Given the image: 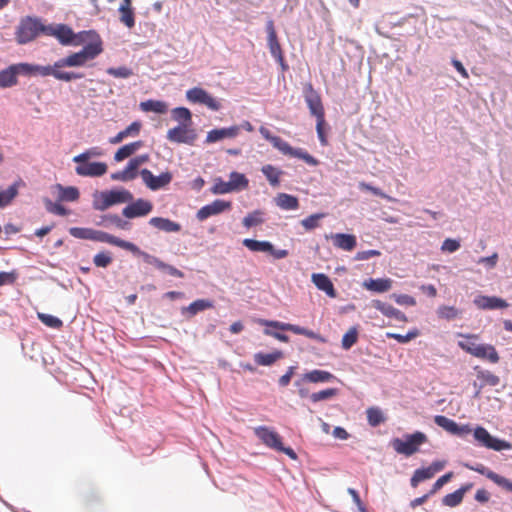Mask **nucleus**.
Here are the masks:
<instances>
[{"label": "nucleus", "instance_id": "nucleus-1", "mask_svg": "<svg viewBox=\"0 0 512 512\" xmlns=\"http://www.w3.org/2000/svg\"><path fill=\"white\" fill-rule=\"evenodd\" d=\"M102 42L91 41L83 46L79 52L72 53L64 58L58 59L53 65L42 66L48 68L51 73L48 76H53L57 80L70 82L75 79L84 77L83 73L74 71H62L64 67H83L87 62L94 60L102 52Z\"/></svg>", "mask_w": 512, "mask_h": 512}, {"label": "nucleus", "instance_id": "nucleus-2", "mask_svg": "<svg viewBox=\"0 0 512 512\" xmlns=\"http://www.w3.org/2000/svg\"><path fill=\"white\" fill-rule=\"evenodd\" d=\"M92 241L95 242H101V243H108L117 247H120L122 249H125L135 256H139L143 259V261L147 264L155 266L157 269L161 271H165L171 276L178 277V278H184V273L180 271L179 269L175 268L172 265H169L159 259L158 257L151 255L145 251H142L137 245H135L132 242L122 240L114 235H111L107 232L101 231V230H93V236Z\"/></svg>", "mask_w": 512, "mask_h": 512}, {"label": "nucleus", "instance_id": "nucleus-3", "mask_svg": "<svg viewBox=\"0 0 512 512\" xmlns=\"http://www.w3.org/2000/svg\"><path fill=\"white\" fill-rule=\"evenodd\" d=\"M51 73L48 68H42V65L32 64L27 62L16 63L0 70V88H10L18 83L17 78L33 77V76H48Z\"/></svg>", "mask_w": 512, "mask_h": 512}, {"label": "nucleus", "instance_id": "nucleus-4", "mask_svg": "<svg viewBox=\"0 0 512 512\" xmlns=\"http://www.w3.org/2000/svg\"><path fill=\"white\" fill-rule=\"evenodd\" d=\"M261 323L265 325L267 328L264 330V334L268 336H272L275 339L281 341V342H289V336L280 333L277 331H272L270 328H274L280 331H289L297 335H303L310 339L316 340L320 343H326V338L322 336L319 333H316L312 330H309L305 327H301L299 325L290 324V323H284L280 321H274V320H262Z\"/></svg>", "mask_w": 512, "mask_h": 512}, {"label": "nucleus", "instance_id": "nucleus-5", "mask_svg": "<svg viewBox=\"0 0 512 512\" xmlns=\"http://www.w3.org/2000/svg\"><path fill=\"white\" fill-rule=\"evenodd\" d=\"M47 26L42 23L40 18L27 16L20 21L17 27L16 40L19 44H27L39 34L46 35Z\"/></svg>", "mask_w": 512, "mask_h": 512}, {"label": "nucleus", "instance_id": "nucleus-6", "mask_svg": "<svg viewBox=\"0 0 512 512\" xmlns=\"http://www.w3.org/2000/svg\"><path fill=\"white\" fill-rule=\"evenodd\" d=\"M428 438L425 433L416 431L412 434H405L403 438L391 440V446L398 453L407 457L419 451V447L426 443Z\"/></svg>", "mask_w": 512, "mask_h": 512}, {"label": "nucleus", "instance_id": "nucleus-7", "mask_svg": "<svg viewBox=\"0 0 512 512\" xmlns=\"http://www.w3.org/2000/svg\"><path fill=\"white\" fill-rule=\"evenodd\" d=\"M255 435L269 448L282 452L292 460L297 459L296 452L291 447H285L281 436L267 426H258L254 429Z\"/></svg>", "mask_w": 512, "mask_h": 512}, {"label": "nucleus", "instance_id": "nucleus-8", "mask_svg": "<svg viewBox=\"0 0 512 512\" xmlns=\"http://www.w3.org/2000/svg\"><path fill=\"white\" fill-rule=\"evenodd\" d=\"M473 436L481 446L494 451H503L512 448V444L510 442L492 436L488 430L482 426H477L474 429Z\"/></svg>", "mask_w": 512, "mask_h": 512}, {"label": "nucleus", "instance_id": "nucleus-9", "mask_svg": "<svg viewBox=\"0 0 512 512\" xmlns=\"http://www.w3.org/2000/svg\"><path fill=\"white\" fill-rule=\"evenodd\" d=\"M190 126L186 123H180L168 130L166 138L172 143L194 145L197 139V132Z\"/></svg>", "mask_w": 512, "mask_h": 512}, {"label": "nucleus", "instance_id": "nucleus-10", "mask_svg": "<svg viewBox=\"0 0 512 512\" xmlns=\"http://www.w3.org/2000/svg\"><path fill=\"white\" fill-rule=\"evenodd\" d=\"M128 205L122 209V215L127 219L144 217L152 212L153 204L146 199L138 198L127 202Z\"/></svg>", "mask_w": 512, "mask_h": 512}, {"label": "nucleus", "instance_id": "nucleus-11", "mask_svg": "<svg viewBox=\"0 0 512 512\" xmlns=\"http://www.w3.org/2000/svg\"><path fill=\"white\" fill-rule=\"evenodd\" d=\"M144 184L152 191H158L172 181V174L168 171L155 176L150 170L144 168L139 171Z\"/></svg>", "mask_w": 512, "mask_h": 512}, {"label": "nucleus", "instance_id": "nucleus-12", "mask_svg": "<svg viewBox=\"0 0 512 512\" xmlns=\"http://www.w3.org/2000/svg\"><path fill=\"white\" fill-rule=\"evenodd\" d=\"M303 94L311 115L315 116L316 119L324 118L325 114L321 97L312 84L305 85Z\"/></svg>", "mask_w": 512, "mask_h": 512}, {"label": "nucleus", "instance_id": "nucleus-13", "mask_svg": "<svg viewBox=\"0 0 512 512\" xmlns=\"http://www.w3.org/2000/svg\"><path fill=\"white\" fill-rule=\"evenodd\" d=\"M464 466L469 470L478 472L479 474L486 476L488 479L493 481L498 486L502 487L503 489H505L509 492H512V481L495 473L494 471L490 470L483 464H481V463H475V464L465 463Z\"/></svg>", "mask_w": 512, "mask_h": 512}, {"label": "nucleus", "instance_id": "nucleus-14", "mask_svg": "<svg viewBox=\"0 0 512 512\" xmlns=\"http://www.w3.org/2000/svg\"><path fill=\"white\" fill-rule=\"evenodd\" d=\"M231 207L232 203L230 201L216 199L212 203L201 207L196 213V218L199 221H205L212 216H216L230 210Z\"/></svg>", "mask_w": 512, "mask_h": 512}, {"label": "nucleus", "instance_id": "nucleus-15", "mask_svg": "<svg viewBox=\"0 0 512 512\" xmlns=\"http://www.w3.org/2000/svg\"><path fill=\"white\" fill-rule=\"evenodd\" d=\"M78 165L75 167V173L82 177H100L103 176L108 169L104 162H76Z\"/></svg>", "mask_w": 512, "mask_h": 512}, {"label": "nucleus", "instance_id": "nucleus-16", "mask_svg": "<svg viewBox=\"0 0 512 512\" xmlns=\"http://www.w3.org/2000/svg\"><path fill=\"white\" fill-rule=\"evenodd\" d=\"M434 422L437 426L443 428L450 434L459 437H463L464 435L469 434L472 431L468 424L459 425L454 420L443 415H436L434 417Z\"/></svg>", "mask_w": 512, "mask_h": 512}, {"label": "nucleus", "instance_id": "nucleus-17", "mask_svg": "<svg viewBox=\"0 0 512 512\" xmlns=\"http://www.w3.org/2000/svg\"><path fill=\"white\" fill-rule=\"evenodd\" d=\"M46 35L56 37L62 45H71L75 41L74 31L65 24L48 25Z\"/></svg>", "mask_w": 512, "mask_h": 512}, {"label": "nucleus", "instance_id": "nucleus-18", "mask_svg": "<svg viewBox=\"0 0 512 512\" xmlns=\"http://www.w3.org/2000/svg\"><path fill=\"white\" fill-rule=\"evenodd\" d=\"M474 305L481 310L505 309L509 303L497 296L478 295L473 300Z\"/></svg>", "mask_w": 512, "mask_h": 512}, {"label": "nucleus", "instance_id": "nucleus-19", "mask_svg": "<svg viewBox=\"0 0 512 512\" xmlns=\"http://www.w3.org/2000/svg\"><path fill=\"white\" fill-rule=\"evenodd\" d=\"M240 131L241 127H237L234 125L230 127L212 129L207 133L205 142L210 144L221 141L226 138H235L239 135Z\"/></svg>", "mask_w": 512, "mask_h": 512}, {"label": "nucleus", "instance_id": "nucleus-20", "mask_svg": "<svg viewBox=\"0 0 512 512\" xmlns=\"http://www.w3.org/2000/svg\"><path fill=\"white\" fill-rule=\"evenodd\" d=\"M371 306L388 318H394L395 320L400 322L408 321L407 316L402 311L396 309L395 307L386 302L375 299L372 300Z\"/></svg>", "mask_w": 512, "mask_h": 512}, {"label": "nucleus", "instance_id": "nucleus-21", "mask_svg": "<svg viewBox=\"0 0 512 512\" xmlns=\"http://www.w3.org/2000/svg\"><path fill=\"white\" fill-rule=\"evenodd\" d=\"M311 279L317 289L325 292L327 296L330 298L337 297V292L334 288V285L327 275L323 273H313Z\"/></svg>", "mask_w": 512, "mask_h": 512}, {"label": "nucleus", "instance_id": "nucleus-22", "mask_svg": "<svg viewBox=\"0 0 512 512\" xmlns=\"http://www.w3.org/2000/svg\"><path fill=\"white\" fill-rule=\"evenodd\" d=\"M285 146H281L279 151L283 153L284 155H289L298 159L303 160L308 165L315 166L317 165L318 161L310 155L307 151L301 149V148H293L289 145L288 142L284 141Z\"/></svg>", "mask_w": 512, "mask_h": 512}, {"label": "nucleus", "instance_id": "nucleus-23", "mask_svg": "<svg viewBox=\"0 0 512 512\" xmlns=\"http://www.w3.org/2000/svg\"><path fill=\"white\" fill-rule=\"evenodd\" d=\"M52 190L58 191L59 202H75L80 197L79 189L75 186H63L62 184H55Z\"/></svg>", "mask_w": 512, "mask_h": 512}, {"label": "nucleus", "instance_id": "nucleus-24", "mask_svg": "<svg viewBox=\"0 0 512 512\" xmlns=\"http://www.w3.org/2000/svg\"><path fill=\"white\" fill-rule=\"evenodd\" d=\"M149 225L166 233H177L182 228L179 223L164 217H152Z\"/></svg>", "mask_w": 512, "mask_h": 512}, {"label": "nucleus", "instance_id": "nucleus-25", "mask_svg": "<svg viewBox=\"0 0 512 512\" xmlns=\"http://www.w3.org/2000/svg\"><path fill=\"white\" fill-rule=\"evenodd\" d=\"M109 199L110 206L131 202L134 198L133 194L124 188H115L105 191Z\"/></svg>", "mask_w": 512, "mask_h": 512}, {"label": "nucleus", "instance_id": "nucleus-26", "mask_svg": "<svg viewBox=\"0 0 512 512\" xmlns=\"http://www.w3.org/2000/svg\"><path fill=\"white\" fill-rule=\"evenodd\" d=\"M473 487L472 483H467L454 491L449 493L442 498V504L447 507H456L463 501V497Z\"/></svg>", "mask_w": 512, "mask_h": 512}, {"label": "nucleus", "instance_id": "nucleus-27", "mask_svg": "<svg viewBox=\"0 0 512 512\" xmlns=\"http://www.w3.org/2000/svg\"><path fill=\"white\" fill-rule=\"evenodd\" d=\"M331 238L334 246L345 251H352L357 245V239L352 234L336 233L332 234Z\"/></svg>", "mask_w": 512, "mask_h": 512}, {"label": "nucleus", "instance_id": "nucleus-28", "mask_svg": "<svg viewBox=\"0 0 512 512\" xmlns=\"http://www.w3.org/2000/svg\"><path fill=\"white\" fill-rule=\"evenodd\" d=\"M392 280L390 278H369L363 282V287L367 290L384 293L391 289Z\"/></svg>", "mask_w": 512, "mask_h": 512}, {"label": "nucleus", "instance_id": "nucleus-29", "mask_svg": "<svg viewBox=\"0 0 512 512\" xmlns=\"http://www.w3.org/2000/svg\"><path fill=\"white\" fill-rule=\"evenodd\" d=\"M266 32H267V45L270 51V54L273 56L275 54H279L282 52L281 45L278 41L276 30L274 27L273 20H268L266 22Z\"/></svg>", "mask_w": 512, "mask_h": 512}, {"label": "nucleus", "instance_id": "nucleus-30", "mask_svg": "<svg viewBox=\"0 0 512 512\" xmlns=\"http://www.w3.org/2000/svg\"><path fill=\"white\" fill-rule=\"evenodd\" d=\"M276 205L285 211H293L299 208V200L296 196L287 194V193H279L274 198Z\"/></svg>", "mask_w": 512, "mask_h": 512}, {"label": "nucleus", "instance_id": "nucleus-31", "mask_svg": "<svg viewBox=\"0 0 512 512\" xmlns=\"http://www.w3.org/2000/svg\"><path fill=\"white\" fill-rule=\"evenodd\" d=\"M98 225H102L104 227H109V225H114L116 228L120 230H130L131 223L123 218H121L117 214H107L101 217V221L97 223Z\"/></svg>", "mask_w": 512, "mask_h": 512}, {"label": "nucleus", "instance_id": "nucleus-32", "mask_svg": "<svg viewBox=\"0 0 512 512\" xmlns=\"http://www.w3.org/2000/svg\"><path fill=\"white\" fill-rule=\"evenodd\" d=\"M213 302L208 299H198L192 302L189 306L183 307L182 315L188 314L189 317L195 316L197 313L206 309L212 308Z\"/></svg>", "mask_w": 512, "mask_h": 512}, {"label": "nucleus", "instance_id": "nucleus-33", "mask_svg": "<svg viewBox=\"0 0 512 512\" xmlns=\"http://www.w3.org/2000/svg\"><path fill=\"white\" fill-rule=\"evenodd\" d=\"M336 377L325 370H312L304 374V379L307 380V382L311 383H328L335 379Z\"/></svg>", "mask_w": 512, "mask_h": 512}, {"label": "nucleus", "instance_id": "nucleus-34", "mask_svg": "<svg viewBox=\"0 0 512 512\" xmlns=\"http://www.w3.org/2000/svg\"><path fill=\"white\" fill-rule=\"evenodd\" d=\"M118 10L121 13L120 21L127 28H133L135 25V17L131 7V0H125V2H122Z\"/></svg>", "mask_w": 512, "mask_h": 512}, {"label": "nucleus", "instance_id": "nucleus-35", "mask_svg": "<svg viewBox=\"0 0 512 512\" xmlns=\"http://www.w3.org/2000/svg\"><path fill=\"white\" fill-rule=\"evenodd\" d=\"M24 183L19 180L10 185L6 190L0 191V208L8 206L18 195V190Z\"/></svg>", "mask_w": 512, "mask_h": 512}, {"label": "nucleus", "instance_id": "nucleus-36", "mask_svg": "<svg viewBox=\"0 0 512 512\" xmlns=\"http://www.w3.org/2000/svg\"><path fill=\"white\" fill-rule=\"evenodd\" d=\"M140 129L141 123L139 121H134L124 130L120 131L116 136L110 138L109 142L111 144H118L129 136H137L140 132Z\"/></svg>", "mask_w": 512, "mask_h": 512}, {"label": "nucleus", "instance_id": "nucleus-37", "mask_svg": "<svg viewBox=\"0 0 512 512\" xmlns=\"http://www.w3.org/2000/svg\"><path fill=\"white\" fill-rule=\"evenodd\" d=\"M283 357V352L280 350H276L272 353H262L258 352L254 354V361L256 364L261 366H271L277 360Z\"/></svg>", "mask_w": 512, "mask_h": 512}, {"label": "nucleus", "instance_id": "nucleus-38", "mask_svg": "<svg viewBox=\"0 0 512 512\" xmlns=\"http://www.w3.org/2000/svg\"><path fill=\"white\" fill-rule=\"evenodd\" d=\"M475 357L488 360L491 363H497L500 359L497 350L491 344H482L480 348L477 349Z\"/></svg>", "mask_w": 512, "mask_h": 512}, {"label": "nucleus", "instance_id": "nucleus-39", "mask_svg": "<svg viewBox=\"0 0 512 512\" xmlns=\"http://www.w3.org/2000/svg\"><path fill=\"white\" fill-rule=\"evenodd\" d=\"M140 108L144 112H154L165 114L168 111V105L164 101L149 99L140 103Z\"/></svg>", "mask_w": 512, "mask_h": 512}, {"label": "nucleus", "instance_id": "nucleus-40", "mask_svg": "<svg viewBox=\"0 0 512 512\" xmlns=\"http://www.w3.org/2000/svg\"><path fill=\"white\" fill-rule=\"evenodd\" d=\"M242 244L252 252L269 253L272 250V243L270 241H259L255 239L246 238Z\"/></svg>", "mask_w": 512, "mask_h": 512}, {"label": "nucleus", "instance_id": "nucleus-41", "mask_svg": "<svg viewBox=\"0 0 512 512\" xmlns=\"http://www.w3.org/2000/svg\"><path fill=\"white\" fill-rule=\"evenodd\" d=\"M261 172L264 174L269 184L272 187H277L280 183V176L283 174V171L276 168L271 164H267L262 166Z\"/></svg>", "mask_w": 512, "mask_h": 512}, {"label": "nucleus", "instance_id": "nucleus-42", "mask_svg": "<svg viewBox=\"0 0 512 512\" xmlns=\"http://www.w3.org/2000/svg\"><path fill=\"white\" fill-rule=\"evenodd\" d=\"M229 183L234 192L246 189L248 187L249 181L244 174L233 171L229 175Z\"/></svg>", "mask_w": 512, "mask_h": 512}, {"label": "nucleus", "instance_id": "nucleus-43", "mask_svg": "<svg viewBox=\"0 0 512 512\" xmlns=\"http://www.w3.org/2000/svg\"><path fill=\"white\" fill-rule=\"evenodd\" d=\"M466 340L465 341H459L458 345L459 347L464 350L465 352L471 354L472 356H476L477 349L480 348L482 344L476 343L474 340L478 338L477 335L469 334L463 336Z\"/></svg>", "mask_w": 512, "mask_h": 512}, {"label": "nucleus", "instance_id": "nucleus-44", "mask_svg": "<svg viewBox=\"0 0 512 512\" xmlns=\"http://www.w3.org/2000/svg\"><path fill=\"white\" fill-rule=\"evenodd\" d=\"M368 424L377 427L385 422L386 418L382 410L378 407H370L366 410Z\"/></svg>", "mask_w": 512, "mask_h": 512}, {"label": "nucleus", "instance_id": "nucleus-45", "mask_svg": "<svg viewBox=\"0 0 512 512\" xmlns=\"http://www.w3.org/2000/svg\"><path fill=\"white\" fill-rule=\"evenodd\" d=\"M264 221V212L261 210H254L243 218L242 224L244 227L249 229L262 224Z\"/></svg>", "mask_w": 512, "mask_h": 512}, {"label": "nucleus", "instance_id": "nucleus-46", "mask_svg": "<svg viewBox=\"0 0 512 512\" xmlns=\"http://www.w3.org/2000/svg\"><path fill=\"white\" fill-rule=\"evenodd\" d=\"M92 206L97 211H105L111 207L105 191H96L93 194Z\"/></svg>", "mask_w": 512, "mask_h": 512}, {"label": "nucleus", "instance_id": "nucleus-47", "mask_svg": "<svg viewBox=\"0 0 512 512\" xmlns=\"http://www.w3.org/2000/svg\"><path fill=\"white\" fill-rule=\"evenodd\" d=\"M436 314L440 319L451 321L458 318L461 315V311L454 306L442 305L438 307Z\"/></svg>", "mask_w": 512, "mask_h": 512}, {"label": "nucleus", "instance_id": "nucleus-48", "mask_svg": "<svg viewBox=\"0 0 512 512\" xmlns=\"http://www.w3.org/2000/svg\"><path fill=\"white\" fill-rule=\"evenodd\" d=\"M474 369L477 372V378L483 380L484 385L497 386L500 383V378L489 370L481 369L478 366Z\"/></svg>", "mask_w": 512, "mask_h": 512}, {"label": "nucleus", "instance_id": "nucleus-49", "mask_svg": "<svg viewBox=\"0 0 512 512\" xmlns=\"http://www.w3.org/2000/svg\"><path fill=\"white\" fill-rule=\"evenodd\" d=\"M172 118L180 123L192 124V113L186 107H176L172 110Z\"/></svg>", "mask_w": 512, "mask_h": 512}, {"label": "nucleus", "instance_id": "nucleus-50", "mask_svg": "<svg viewBox=\"0 0 512 512\" xmlns=\"http://www.w3.org/2000/svg\"><path fill=\"white\" fill-rule=\"evenodd\" d=\"M43 203L47 212L58 216H66L69 214V210L60 203H54L48 197L43 198Z\"/></svg>", "mask_w": 512, "mask_h": 512}, {"label": "nucleus", "instance_id": "nucleus-51", "mask_svg": "<svg viewBox=\"0 0 512 512\" xmlns=\"http://www.w3.org/2000/svg\"><path fill=\"white\" fill-rule=\"evenodd\" d=\"M432 477V471L428 468L416 469L410 479V485L415 488L419 483L431 479Z\"/></svg>", "mask_w": 512, "mask_h": 512}, {"label": "nucleus", "instance_id": "nucleus-52", "mask_svg": "<svg viewBox=\"0 0 512 512\" xmlns=\"http://www.w3.org/2000/svg\"><path fill=\"white\" fill-rule=\"evenodd\" d=\"M103 155V150L100 147H91L84 152L73 157V162H85L86 160H90L91 158L101 157Z\"/></svg>", "mask_w": 512, "mask_h": 512}, {"label": "nucleus", "instance_id": "nucleus-53", "mask_svg": "<svg viewBox=\"0 0 512 512\" xmlns=\"http://www.w3.org/2000/svg\"><path fill=\"white\" fill-rule=\"evenodd\" d=\"M358 341V329L357 327H351L342 337V348L344 350H349L352 346H354Z\"/></svg>", "mask_w": 512, "mask_h": 512}, {"label": "nucleus", "instance_id": "nucleus-54", "mask_svg": "<svg viewBox=\"0 0 512 512\" xmlns=\"http://www.w3.org/2000/svg\"><path fill=\"white\" fill-rule=\"evenodd\" d=\"M337 393L338 390L336 388H327L319 392L310 394L309 398L313 403H317L320 401L329 400L333 398L335 395H337Z\"/></svg>", "mask_w": 512, "mask_h": 512}, {"label": "nucleus", "instance_id": "nucleus-55", "mask_svg": "<svg viewBox=\"0 0 512 512\" xmlns=\"http://www.w3.org/2000/svg\"><path fill=\"white\" fill-rule=\"evenodd\" d=\"M419 335L418 329L410 330L407 334L402 335L398 333L393 332H387L386 337L388 339H395L400 344H405L411 341L412 339L416 338Z\"/></svg>", "mask_w": 512, "mask_h": 512}, {"label": "nucleus", "instance_id": "nucleus-56", "mask_svg": "<svg viewBox=\"0 0 512 512\" xmlns=\"http://www.w3.org/2000/svg\"><path fill=\"white\" fill-rule=\"evenodd\" d=\"M113 261L112 254L109 251H102L94 255L93 263L96 267L107 268Z\"/></svg>", "mask_w": 512, "mask_h": 512}, {"label": "nucleus", "instance_id": "nucleus-57", "mask_svg": "<svg viewBox=\"0 0 512 512\" xmlns=\"http://www.w3.org/2000/svg\"><path fill=\"white\" fill-rule=\"evenodd\" d=\"M259 132L264 139H266L273 145L274 148L279 150L281 146H285L284 140L279 136L273 135L269 129L261 126Z\"/></svg>", "mask_w": 512, "mask_h": 512}, {"label": "nucleus", "instance_id": "nucleus-58", "mask_svg": "<svg viewBox=\"0 0 512 512\" xmlns=\"http://www.w3.org/2000/svg\"><path fill=\"white\" fill-rule=\"evenodd\" d=\"M206 94H207L206 90H204L200 87H194V88L189 89L186 92V98L188 101H190L192 103L202 104Z\"/></svg>", "mask_w": 512, "mask_h": 512}, {"label": "nucleus", "instance_id": "nucleus-59", "mask_svg": "<svg viewBox=\"0 0 512 512\" xmlns=\"http://www.w3.org/2000/svg\"><path fill=\"white\" fill-rule=\"evenodd\" d=\"M93 230L92 228L71 227L68 231L74 238L92 241Z\"/></svg>", "mask_w": 512, "mask_h": 512}, {"label": "nucleus", "instance_id": "nucleus-60", "mask_svg": "<svg viewBox=\"0 0 512 512\" xmlns=\"http://www.w3.org/2000/svg\"><path fill=\"white\" fill-rule=\"evenodd\" d=\"M106 73L115 78H122V79L129 78L130 76H132L134 74L133 70L126 66L109 67V68H107Z\"/></svg>", "mask_w": 512, "mask_h": 512}, {"label": "nucleus", "instance_id": "nucleus-61", "mask_svg": "<svg viewBox=\"0 0 512 512\" xmlns=\"http://www.w3.org/2000/svg\"><path fill=\"white\" fill-rule=\"evenodd\" d=\"M325 217V213H316L312 214L303 220H301V225L307 230H313L316 227H318L319 220L323 219Z\"/></svg>", "mask_w": 512, "mask_h": 512}, {"label": "nucleus", "instance_id": "nucleus-62", "mask_svg": "<svg viewBox=\"0 0 512 512\" xmlns=\"http://www.w3.org/2000/svg\"><path fill=\"white\" fill-rule=\"evenodd\" d=\"M211 192L215 195H222L233 192L229 181H223L221 178L215 180L214 185L211 188Z\"/></svg>", "mask_w": 512, "mask_h": 512}, {"label": "nucleus", "instance_id": "nucleus-63", "mask_svg": "<svg viewBox=\"0 0 512 512\" xmlns=\"http://www.w3.org/2000/svg\"><path fill=\"white\" fill-rule=\"evenodd\" d=\"M39 320L46 326L54 329L62 327L63 322L58 318L50 314L38 313Z\"/></svg>", "mask_w": 512, "mask_h": 512}, {"label": "nucleus", "instance_id": "nucleus-64", "mask_svg": "<svg viewBox=\"0 0 512 512\" xmlns=\"http://www.w3.org/2000/svg\"><path fill=\"white\" fill-rule=\"evenodd\" d=\"M390 298L393 299L398 305L401 306H415L416 300L414 297L407 294H396L393 293L390 295Z\"/></svg>", "mask_w": 512, "mask_h": 512}]
</instances>
